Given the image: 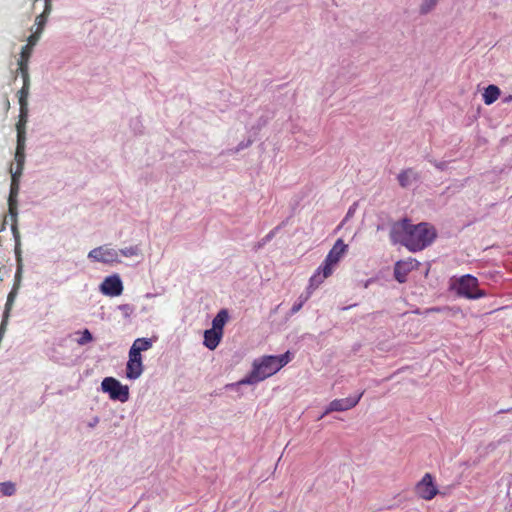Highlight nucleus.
Instances as JSON below:
<instances>
[{
	"mask_svg": "<svg viewBox=\"0 0 512 512\" xmlns=\"http://www.w3.org/2000/svg\"><path fill=\"white\" fill-rule=\"evenodd\" d=\"M396 240L401 242L410 251H420L430 245L436 238V230L428 223L411 224L410 220L403 219L397 222L392 229Z\"/></svg>",
	"mask_w": 512,
	"mask_h": 512,
	"instance_id": "1",
	"label": "nucleus"
},
{
	"mask_svg": "<svg viewBox=\"0 0 512 512\" xmlns=\"http://www.w3.org/2000/svg\"><path fill=\"white\" fill-rule=\"evenodd\" d=\"M310 297L311 295L307 292L305 294H301L298 298V301L292 306L291 314H296L297 312H299Z\"/></svg>",
	"mask_w": 512,
	"mask_h": 512,
	"instance_id": "23",
	"label": "nucleus"
},
{
	"mask_svg": "<svg viewBox=\"0 0 512 512\" xmlns=\"http://www.w3.org/2000/svg\"><path fill=\"white\" fill-rule=\"evenodd\" d=\"M140 252V249L138 246H130L126 247L124 249H121L118 254L120 253L124 257H133L137 256Z\"/></svg>",
	"mask_w": 512,
	"mask_h": 512,
	"instance_id": "24",
	"label": "nucleus"
},
{
	"mask_svg": "<svg viewBox=\"0 0 512 512\" xmlns=\"http://www.w3.org/2000/svg\"><path fill=\"white\" fill-rule=\"evenodd\" d=\"M0 492L4 496H12L16 492V486L11 481L2 482V483H0Z\"/></svg>",
	"mask_w": 512,
	"mask_h": 512,
	"instance_id": "22",
	"label": "nucleus"
},
{
	"mask_svg": "<svg viewBox=\"0 0 512 512\" xmlns=\"http://www.w3.org/2000/svg\"><path fill=\"white\" fill-rule=\"evenodd\" d=\"M151 346L152 342L150 339L138 338L133 342L129 350V353L134 354L136 356H141V352L150 349Z\"/></svg>",
	"mask_w": 512,
	"mask_h": 512,
	"instance_id": "15",
	"label": "nucleus"
},
{
	"mask_svg": "<svg viewBox=\"0 0 512 512\" xmlns=\"http://www.w3.org/2000/svg\"><path fill=\"white\" fill-rule=\"evenodd\" d=\"M93 340V336L88 329H84L81 332V337L77 340L79 345H85Z\"/></svg>",
	"mask_w": 512,
	"mask_h": 512,
	"instance_id": "27",
	"label": "nucleus"
},
{
	"mask_svg": "<svg viewBox=\"0 0 512 512\" xmlns=\"http://www.w3.org/2000/svg\"><path fill=\"white\" fill-rule=\"evenodd\" d=\"M222 336V332L208 329L204 332V345L208 349L214 350L219 345Z\"/></svg>",
	"mask_w": 512,
	"mask_h": 512,
	"instance_id": "13",
	"label": "nucleus"
},
{
	"mask_svg": "<svg viewBox=\"0 0 512 512\" xmlns=\"http://www.w3.org/2000/svg\"><path fill=\"white\" fill-rule=\"evenodd\" d=\"M103 294L108 296H119L123 291L122 281L119 276L113 275L106 277L100 286Z\"/></svg>",
	"mask_w": 512,
	"mask_h": 512,
	"instance_id": "9",
	"label": "nucleus"
},
{
	"mask_svg": "<svg viewBox=\"0 0 512 512\" xmlns=\"http://www.w3.org/2000/svg\"><path fill=\"white\" fill-rule=\"evenodd\" d=\"M511 100H512V95H510L509 97H507L505 101H506V102H509V101H511Z\"/></svg>",
	"mask_w": 512,
	"mask_h": 512,
	"instance_id": "33",
	"label": "nucleus"
},
{
	"mask_svg": "<svg viewBox=\"0 0 512 512\" xmlns=\"http://www.w3.org/2000/svg\"><path fill=\"white\" fill-rule=\"evenodd\" d=\"M143 372L142 356H136L129 353V359L126 365V377L135 380L141 376Z\"/></svg>",
	"mask_w": 512,
	"mask_h": 512,
	"instance_id": "11",
	"label": "nucleus"
},
{
	"mask_svg": "<svg viewBox=\"0 0 512 512\" xmlns=\"http://www.w3.org/2000/svg\"><path fill=\"white\" fill-rule=\"evenodd\" d=\"M31 53L32 48H30V45L23 46L20 53V59L18 60V62H29Z\"/></svg>",
	"mask_w": 512,
	"mask_h": 512,
	"instance_id": "28",
	"label": "nucleus"
},
{
	"mask_svg": "<svg viewBox=\"0 0 512 512\" xmlns=\"http://www.w3.org/2000/svg\"><path fill=\"white\" fill-rule=\"evenodd\" d=\"M38 39H39V33L36 32V33H34V34L29 36L28 43L26 45H30V48L33 49V46L36 45Z\"/></svg>",
	"mask_w": 512,
	"mask_h": 512,
	"instance_id": "31",
	"label": "nucleus"
},
{
	"mask_svg": "<svg viewBox=\"0 0 512 512\" xmlns=\"http://www.w3.org/2000/svg\"><path fill=\"white\" fill-rule=\"evenodd\" d=\"M500 96V89L495 85H489L483 93V101L486 105H491Z\"/></svg>",
	"mask_w": 512,
	"mask_h": 512,
	"instance_id": "16",
	"label": "nucleus"
},
{
	"mask_svg": "<svg viewBox=\"0 0 512 512\" xmlns=\"http://www.w3.org/2000/svg\"><path fill=\"white\" fill-rule=\"evenodd\" d=\"M438 0H424L423 4L421 5L420 11L422 14H426L429 11H431L434 6L436 5Z\"/></svg>",
	"mask_w": 512,
	"mask_h": 512,
	"instance_id": "29",
	"label": "nucleus"
},
{
	"mask_svg": "<svg viewBox=\"0 0 512 512\" xmlns=\"http://www.w3.org/2000/svg\"><path fill=\"white\" fill-rule=\"evenodd\" d=\"M291 361V354L289 351L280 355L273 356L267 355L259 359L254 360L253 369L249 375L241 379L239 385H250L260 381L277 373L281 368Z\"/></svg>",
	"mask_w": 512,
	"mask_h": 512,
	"instance_id": "2",
	"label": "nucleus"
},
{
	"mask_svg": "<svg viewBox=\"0 0 512 512\" xmlns=\"http://www.w3.org/2000/svg\"><path fill=\"white\" fill-rule=\"evenodd\" d=\"M50 10H51L50 0H46L44 12L36 18V22H37V25L39 28H42L43 25L45 24L44 17L46 14L50 13Z\"/></svg>",
	"mask_w": 512,
	"mask_h": 512,
	"instance_id": "26",
	"label": "nucleus"
},
{
	"mask_svg": "<svg viewBox=\"0 0 512 512\" xmlns=\"http://www.w3.org/2000/svg\"><path fill=\"white\" fill-rule=\"evenodd\" d=\"M28 118V107L20 108L19 120L16 124L17 132H26L25 126Z\"/></svg>",
	"mask_w": 512,
	"mask_h": 512,
	"instance_id": "20",
	"label": "nucleus"
},
{
	"mask_svg": "<svg viewBox=\"0 0 512 512\" xmlns=\"http://www.w3.org/2000/svg\"><path fill=\"white\" fill-rule=\"evenodd\" d=\"M413 261H399L394 268L395 279L399 283H404L407 280V275L414 269Z\"/></svg>",
	"mask_w": 512,
	"mask_h": 512,
	"instance_id": "12",
	"label": "nucleus"
},
{
	"mask_svg": "<svg viewBox=\"0 0 512 512\" xmlns=\"http://www.w3.org/2000/svg\"><path fill=\"white\" fill-rule=\"evenodd\" d=\"M363 394H364V391H362L361 393H359L356 396H351V397H347V398H343V399H335V400L331 401L329 403V405L327 406L323 415L320 417V419L323 416L328 415L332 412H336V411L342 412V411H347L349 409L354 408L359 403Z\"/></svg>",
	"mask_w": 512,
	"mask_h": 512,
	"instance_id": "6",
	"label": "nucleus"
},
{
	"mask_svg": "<svg viewBox=\"0 0 512 512\" xmlns=\"http://www.w3.org/2000/svg\"><path fill=\"white\" fill-rule=\"evenodd\" d=\"M438 492L434 478L430 473H426L415 486L416 495L426 501L432 500Z\"/></svg>",
	"mask_w": 512,
	"mask_h": 512,
	"instance_id": "5",
	"label": "nucleus"
},
{
	"mask_svg": "<svg viewBox=\"0 0 512 512\" xmlns=\"http://www.w3.org/2000/svg\"><path fill=\"white\" fill-rule=\"evenodd\" d=\"M18 70L21 74L23 82H30L28 62H18Z\"/></svg>",
	"mask_w": 512,
	"mask_h": 512,
	"instance_id": "25",
	"label": "nucleus"
},
{
	"mask_svg": "<svg viewBox=\"0 0 512 512\" xmlns=\"http://www.w3.org/2000/svg\"><path fill=\"white\" fill-rule=\"evenodd\" d=\"M397 179L401 187H407L411 183L412 179H417V173H415L413 169L409 168L401 171Z\"/></svg>",
	"mask_w": 512,
	"mask_h": 512,
	"instance_id": "18",
	"label": "nucleus"
},
{
	"mask_svg": "<svg viewBox=\"0 0 512 512\" xmlns=\"http://www.w3.org/2000/svg\"><path fill=\"white\" fill-rule=\"evenodd\" d=\"M348 246L342 239H338L333 245L332 249L328 252L323 265L334 271L335 266L339 263L342 256L347 251Z\"/></svg>",
	"mask_w": 512,
	"mask_h": 512,
	"instance_id": "7",
	"label": "nucleus"
},
{
	"mask_svg": "<svg viewBox=\"0 0 512 512\" xmlns=\"http://www.w3.org/2000/svg\"><path fill=\"white\" fill-rule=\"evenodd\" d=\"M88 258L103 263H113L118 262V251L113 248H108L106 246H100L88 253Z\"/></svg>",
	"mask_w": 512,
	"mask_h": 512,
	"instance_id": "8",
	"label": "nucleus"
},
{
	"mask_svg": "<svg viewBox=\"0 0 512 512\" xmlns=\"http://www.w3.org/2000/svg\"><path fill=\"white\" fill-rule=\"evenodd\" d=\"M15 161H16V170L13 173H17V175H21L23 167H24V162H25V151L24 150H16Z\"/></svg>",
	"mask_w": 512,
	"mask_h": 512,
	"instance_id": "21",
	"label": "nucleus"
},
{
	"mask_svg": "<svg viewBox=\"0 0 512 512\" xmlns=\"http://www.w3.org/2000/svg\"><path fill=\"white\" fill-rule=\"evenodd\" d=\"M450 290L454 291L457 296L469 300L480 299L487 296L486 292L479 288L478 279L471 274L452 277L450 280Z\"/></svg>",
	"mask_w": 512,
	"mask_h": 512,
	"instance_id": "3",
	"label": "nucleus"
},
{
	"mask_svg": "<svg viewBox=\"0 0 512 512\" xmlns=\"http://www.w3.org/2000/svg\"><path fill=\"white\" fill-rule=\"evenodd\" d=\"M21 175H17V173H12V183L9 195V212L11 215H16V200L15 197L18 193V178Z\"/></svg>",
	"mask_w": 512,
	"mask_h": 512,
	"instance_id": "14",
	"label": "nucleus"
},
{
	"mask_svg": "<svg viewBox=\"0 0 512 512\" xmlns=\"http://www.w3.org/2000/svg\"><path fill=\"white\" fill-rule=\"evenodd\" d=\"M228 320V312L225 309L220 310L212 321L213 330L223 333V327Z\"/></svg>",
	"mask_w": 512,
	"mask_h": 512,
	"instance_id": "17",
	"label": "nucleus"
},
{
	"mask_svg": "<svg viewBox=\"0 0 512 512\" xmlns=\"http://www.w3.org/2000/svg\"><path fill=\"white\" fill-rule=\"evenodd\" d=\"M102 390L109 394L110 399L117 400L122 403L129 399V388L122 385L117 379L113 377H106L101 383Z\"/></svg>",
	"mask_w": 512,
	"mask_h": 512,
	"instance_id": "4",
	"label": "nucleus"
},
{
	"mask_svg": "<svg viewBox=\"0 0 512 512\" xmlns=\"http://www.w3.org/2000/svg\"><path fill=\"white\" fill-rule=\"evenodd\" d=\"M332 273L333 271L323 264L319 266L315 273L310 277L306 292L312 295L313 291L317 289L325 279L330 277Z\"/></svg>",
	"mask_w": 512,
	"mask_h": 512,
	"instance_id": "10",
	"label": "nucleus"
},
{
	"mask_svg": "<svg viewBox=\"0 0 512 512\" xmlns=\"http://www.w3.org/2000/svg\"><path fill=\"white\" fill-rule=\"evenodd\" d=\"M274 233H275V232H274V230H273V231H271V232H269V233L266 235V237L263 239V244H264L265 242H267V241L271 240V239L274 237Z\"/></svg>",
	"mask_w": 512,
	"mask_h": 512,
	"instance_id": "32",
	"label": "nucleus"
},
{
	"mask_svg": "<svg viewBox=\"0 0 512 512\" xmlns=\"http://www.w3.org/2000/svg\"><path fill=\"white\" fill-rule=\"evenodd\" d=\"M30 91V82H23L22 88L18 91V101L20 108L28 107V96Z\"/></svg>",
	"mask_w": 512,
	"mask_h": 512,
	"instance_id": "19",
	"label": "nucleus"
},
{
	"mask_svg": "<svg viewBox=\"0 0 512 512\" xmlns=\"http://www.w3.org/2000/svg\"><path fill=\"white\" fill-rule=\"evenodd\" d=\"M26 132H17V146L16 150L25 151Z\"/></svg>",
	"mask_w": 512,
	"mask_h": 512,
	"instance_id": "30",
	"label": "nucleus"
}]
</instances>
